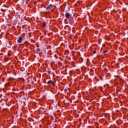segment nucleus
I'll use <instances>...</instances> for the list:
<instances>
[{"mask_svg": "<svg viewBox=\"0 0 128 128\" xmlns=\"http://www.w3.org/2000/svg\"><path fill=\"white\" fill-rule=\"evenodd\" d=\"M65 16L66 18H70V14L69 13H66Z\"/></svg>", "mask_w": 128, "mask_h": 128, "instance_id": "obj_1", "label": "nucleus"}, {"mask_svg": "<svg viewBox=\"0 0 128 128\" xmlns=\"http://www.w3.org/2000/svg\"><path fill=\"white\" fill-rule=\"evenodd\" d=\"M22 37H19V38L18 40V42L19 43H20L22 42Z\"/></svg>", "mask_w": 128, "mask_h": 128, "instance_id": "obj_2", "label": "nucleus"}, {"mask_svg": "<svg viewBox=\"0 0 128 128\" xmlns=\"http://www.w3.org/2000/svg\"><path fill=\"white\" fill-rule=\"evenodd\" d=\"M52 5L50 4L48 6L47 10H52Z\"/></svg>", "mask_w": 128, "mask_h": 128, "instance_id": "obj_3", "label": "nucleus"}, {"mask_svg": "<svg viewBox=\"0 0 128 128\" xmlns=\"http://www.w3.org/2000/svg\"><path fill=\"white\" fill-rule=\"evenodd\" d=\"M94 54H96V51H94Z\"/></svg>", "mask_w": 128, "mask_h": 128, "instance_id": "obj_4", "label": "nucleus"}, {"mask_svg": "<svg viewBox=\"0 0 128 128\" xmlns=\"http://www.w3.org/2000/svg\"><path fill=\"white\" fill-rule=\"evenodd\" d=\"M52 82V81H49L48 82V84H50Z\"/></svg>", "mask_w": 128, "mask_h": 128, "instance_id": "obj_5", "label": "nucleus"}, {"mask_svg": "<svg viewBox=\"0 0 128 128\" xmlns=\"http://www.w3.org/2000/svg\"><path fill=\"white\" fill-rule=\"evenodd\" d=\"M43 26H46V24H44V23Z\"/></svg>", "mask_w": 128, "mask_h": 128, "instance_id": "obj_6", "label": "nucleus"}, {"mask_svg": "<svg viewBox=\"0 0 128 128\" xmlns=\"http://www.w3.org/2000/svg\"><path fill=\"white\" fill-rule=\"evenodd\" d=\"M38 50H40V49H38Z\"/></svg>", "mask_w": 128, "mask_h": 128, "instance_id": "obj_7", "label": "nucleus"}]
</instances>
